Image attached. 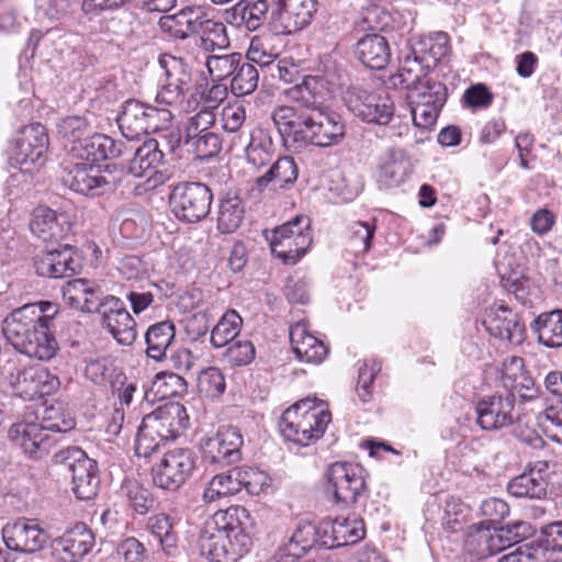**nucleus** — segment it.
<instances>
[{
    "mask_svg": "<svg viewBox=\"0 0 562 562\" xmlns=\"http://www.w3.org/2000/svg\"><path fill=\"white\" fill-rule=\"evenodd\" d=\"M58 313L49 301L25 304L3 322V335L19 352L40 360H49L58 349L52 331Z\"/></svg>",
    "mask_w": 562,
    "mask_h": 562,
    "instance_id": "obj_1",
    "label": "nucleus"
},
{
    "mask_svg": "<svg viewBox=\"0 0 562 562\" xmlns=\"http://www.w3.org/2000/svg\"><path fill=\"white\" fill-rule=\"evenodd\" d=\"M295 121L278 128L283 145L300 150L308 145L317 147L336 146L345 137L346 125L341 115L322 106L311 113L293 116Z\"/></svg>",
    "mask_w": 562,
    "mask_h": 562,
    "instance_id": "obj_2",
    "label": "nucleus"
},
{
    "mask_svg": "<svg viewBox=\"0 0 562 562\" xmlns=\"http://www.w3.org/2000/svg\"><path fill=\"white\" fill-rule=\"evenodd\" d=\"M330 420L331 414L322 401L306 397L282 413L279 429L286 440L305 447L323 437Z\"/></svg>",
    "mask_w": 562,
    "mask_h": 562,
    "instance_id": "obj_3",
    "label": "nucleus"
},
{
    "mask_svg": "<svg viewBox=\"0 0 562 562\" xmlns=\"http://www.w3.org/2000/svg\"><path fill=\"white\" fill-rule=\"evenodd\" d=\"M188 415L180 403H168L146 415L138 427L135 452L149 458L161 446L175 440L187 428Z\"/></svg>",
    "mask_w": 562,
    "mask_h": 562,
    "instance_id": "obj_4",
    "label": "nucleus"
},
{
    "mask_svg": "<svg viewBox=\"0 0 562 562\" xmlns=\"http://www.w3.org/2000/svg\"><path fill=\"white\" fill-rule=\"evenodd\" d=\"M326 80L321 76H304L302 81L285 90L289 99L296 105H277L271 112V119L280 128L292 121L297 114H308L323 105Z\"/></svg>",
    "mask_w": 562,
    "mask_h": 562,
    "instance_id": "obj_5",
    "label": "nucleus"
},
{
    "mask_svg": "<svg viewBox=\"0 0 562 562\" xmlns=\"http://www.w3.org/2000/svg\"><path fill=\"white\" fill-rule=\"evenodd\" d=\"M271 252L283 263H296L308 250L312 244L310 220L295 216L292 221L265 232Z\"/></svg>",
    "mask_w": 562,
    "mask_h": 562,
    "instance_id": "obj_6",
    "label": "nucleus"
},
{
    "mask_svg": "<svg viewBox=\"0 0 562 562\" xmlns=\"http://www.w3.org/2000/svg\"><path fill=\"white\" fill-rule=\"evenodd\" d=\"M61 180L72 191L92 198L116 190L123 181L109 170L102 173L99 166L88 161L65 165Z\"/></svg>",
    "mask_w": 562,
    "mask_h": 562,
    "instance_id": "obj_7",
    "label": "nucleus"
},
{
    "mask_svg": "<svg viewBox=\"0 0 562 562\" xmlns=\"http://www.w3.org/2000/svg\"><path fill=\"white\" fill-rule=\"evenodd\" d=\"M196 454L190 448H175L164 453L151 467L155 486L166 491H178L193 474Z\"/></svg>",
    "mask_w": 562,
    "mask_h": 562,
    "instance_id": "obj_8",
    "label": "nucleus"
},
{
    "mask_svg": "<svg viewBox=\"0 0 562 562\" xmlns=\"http://www.w3.org/2000/svg\"><path fill=\"white\" fill-rule=\"evenodd\" d=\"M213 201L211 189L202 182L178 183L170 194V205L176 217L187 223L205 218Z\"/></svg>",
    "mask_w": 562,
    "mask_h": 562,
    "instance_id": "obj_9",
    "label": "nucleus"
},
{
    "mask_svg": "<svg viewBox=\"0 0 562 562\" xmlns=\"http://www.w3.org/2000/svg\"><path fill=\"white\" fill-rule=\"evenodd\" d=\"M362 471L348 462H336L328 468L327 491L333 493L336 504L347 507L357 502L367 487Z\"/></svg>",
    "mask_w": 562,
    "mask_h": 562,
    "instance_id": "obj_10",
    "label": "nucleus"
},
{
    "mask_svg": "<svg viewBox=\"0 0 562 562\" xmlns=\"http://www.w3.org/2000/svg\"><path fill=\"white\" fill-rule=\"evenodd\" d=\"M316 11V0H272L273 29L278 34H292L301 31L311 24Z\"/></svg>",
    "mask_w": 562,
    "mask_h": 562,
    "instance_id": "obj_11",
    "label": "nucleus"
},
{
    "mask_svg": "<svg viewBox=\"0 0 562 562\" xmlns=\"http://www.w3.org/2000/svg\"><path fill=\"white\" fill-rule=\"evenodd\" d=\"M407 99L414 125L419 128H429L436 123L439 111L446 102L447 89L443 83L425 82L407 93Z\"/></svg>",
    "mask_w": 562,
    "mask_h": 562,
    "instance_id": "obj_12",
    "label": "nucleus"
},
{
    "mask_svg": "<svg viewBox=\"0 0 562 562\" xmlns=\"http://www.w3.org/2000/svg\"><path fill=\"white\" fill-rule=\"evenodd\" d=\"M243 436L235 427H221L212 437L201 440V453L207 464L226 467L241 459Z\"/></svg>",
    "mask_w": 562,
    "mask_h": 562,
    "instance_id": "obj_13",
    "label": "nucleus"
},
{
    "mask_svg": "<svg viewBox=\"0 0 562 562\" xmlns=\"http://www.w3.org/2000/svg\"><path fill=\"white\" fill-rule=\"evenodd\" d=\"M165 79L156 95V101L165 105H175L183 101L191 83V72L182 58L164 55L159 58Z\"/></svg>",
    "mask_w": 562,
    "mask_h": 562,
    "instance_id": "obj_14",
    "label": "nucleus"
},
{
    "mask_svg": "<svg viewBox=\"0 0 562 562\" xmlns=\"http://www.w3.org/2000/svg\"><path fill=\"white\" fill-rule=\"evenodd\" d=\"M475 411L476 423L484 430H496L520 422L519 415L515 413L513 392L484 396L476 403Z\"/></svg>",
    "mask_w": 562,
    "mask_h": 562,
    "instance_id": "obj_15",
    "label": "nucleus"
},
{
    "mask_svg": "<svg viewBox=\"0 0 562 562\" xmlns=\"http://www.w3.org/2000/svg\"><path fill=\"white\" fill-rule=\"evenodd\" d=\"M2 539L8 549L31 554L45 547L48 535L36 519L19 518L4 525Z\"/></svg>",
    "mask_w": 562,
    "mask_h": 562,
    "instance_id": "obj_16",
    "label": "nucleus"
},
{
    "mask_svg": "<svg viewBox=\"0 0 562 562\" xmlns=\"http://www.w3.org/2000/svg\"><path fill=\"white\" fill-rule=\"evenodd\" d=\"M93 546V532L86 524L78 522L52 541V557L56 562H79Z\"/></svg>",
    "mask_w": 562,
    "mask_h": 562,
    "instance_id": "obj_17",
    "label": "nucleus"
},
{
    "mask_svg": "<svg viewBox=\"0 0 562 562\" xmlns=\"http://www.w3.org/2000/svg\"><path fill=\"white\" fill-rule=\"evenodd\" d=\"M9 439L19 446L30 458L40 460L46 457L55 446V439L46 432L41 424L18 422L8 430Z\"/></svg>",
    "mask_w": 562,
    "mask_h": 562,
    "instance_id": "obj_18",
    "label": "nucleus"
},
{
    "mask_svg": "<svg viewBox=\"0 0 562 562\" xmlns=\"http://www.w3.org/2000/svg\"><path fill=\"white\" fill-rule=\"evenodd\" d=\"M47 147L48 136L42 124L23 126L15 139L11 160L21 168L34 165L43 158Z\"/></svg>",
    "mask_w": 562,
    "mask_h": 562,
    "instance_id": "obj_19",
    "label": "nucleus"
},
{
    "mask_svg": "<svg viewBox=\"0 0 562 562\" xmlns=\"http://www.w3.org/2000/svg\"><path fill=\"white\" fill-rule=\"evenodd\" d=\"M102 325L122 346H131L136 340L137 324L125 308L124 303L116 296H105Z\"/></svg>",
    "mask_w": 562,
    "mask_h": 562,
    "instance_id": "obj_20",
    "label": "nucleus"
},
{
    "mask_svg": "<svg viewBox=\"0 0 562 562\" xmlns=\"http://www.w3.org/2000/svg\"><path fill=\"white\" fill-rule=\"evenodd\" d=\"M72 222L66 212L38 206L34 210L30 222V229L38 239L45 243L64 239L70 232Z\"/></svg>",
    "mask_w": 562,
    "mask_h": 562,
    "instance_id": "obj_21",
    "label": "nucleus"
},
{
    "mask_svg": "<svg viewBox=\"0 0 562 562\" xmlns=\"http://www.w3.org/2000/svg\"><path fill=\"white\" fill-rule=\"evenodd\" d=\"M325 549L349 546L360 541L366 533L363 520L356 515L322 521Z\"/></svg>",
    "mask_w": 562,
    "mask_h": 562,
    "instance_id": "obj_22",
    "label": "nucleus"
},
{
    "mask_svg": "<svg viewBox=\"0 0 562 562\" xmlns=\"http://www.w3.org/2000/svg\"><path fill=\"white\" fill-rule=\"evenodd\" d=\"M483 325L492 336L510 344L520 345L525 339V325L517 314L503 305L491 308Z\"/></svg>",
    "mask_w": 562,
    "mask_h": 562,
    "instance_id": "obj_23",
    "label": "nucleus"
},
{
    "mask_svg": "<svg viewBox=\"0 0 562 562\" xmlns=\"http://www.w3.org/2000/svg\"><path fill=\"white\" fill-rule=\"evenodd\" d=\"M71 153L82 161L94 162L123 156L126 145L104 134H89L78 145H72Z\"/></svg>",
    "mask_w": 562,
    "mask_h": 562,
    "instance_id": "obj_24",
    "label": "nucleus"
},
{
    "mask_svg": "<svg viewBox=\"0 0 562 562\" xmlns=\"http://www.w3.org/2000/svg\"><path fill=\"white\" fill-rule=\"evenodd\" d=\"M245 514L246 509L241 507H229L226 510H218L215 513V525L224 528L228 536L227 542L231 561L236 562L238 559L249 552L252 540L240 527L238 513Z\"/></svg>",
    "mask_w": 562,
    "mask_h": 562,
    "instance_id": "obj_25",
    "label": "nucleus"
},
{
    "mask_svg": "<svg viewBox=\"0 0 562 562\" xmlns=\"http://www.w3.org/2000/svg\"><path fill=\"white\" fill-rule=\"evenodd\" d=\"M290 340L293 352L300 361L318 364L328 355L327 346L310 334L304 323H296L291 327Z\"/></svg>",
    "mask_w": 562,
    "mask_h": 562,
    "instance_id": "obj_26",
    "label": "nucleus"
},
{
    "mask_svg": "<svg viewBox=\"0 0 562 562\" xmlns=\"http://www.w3.org/2000/svg\"><path fill=\"white\" fill-rule=\"evenodd\" d=\"M228 536L231 533H226L224 528L215 525L214 514L199 537L198 546L201 555L210 562H232L227 546V542H229Z\"/></svg>",
    "mask_w": 562,
    "mask_h": 562,
    "instance_id": "obj_27",
    "label": "nucleus"
},
{
    "mask_svg": "<svg viewBox=\"0 0 562 562\" xmlns=\"http://www.w3.org/2000/svg\"><path fill=\"white\" fill-rule=\"evenodd\" d=\"M126 151H133L128 162V173L136 178L156 173L164 162V153L155 138L145 140L136 148L126 146Z\"/></svg>",
    "mask_w": 562,
    "mask_h": 562,
    "instance_id": "obj_28",
    "label": "nucleus"
},
{
    "mask_svg": "<svg viewBox=\"0 0 562 562\" xmlns=\"http://www.w3.org/2000/svg\"><path fill=\"white\" fill-rule=\"evenodd\" d=\"M322 522L317 526L311 521H300L290 538L283 547V555L299 559L307 552L324 548Z\"/></svg>",
    "mask_w": 562,
    "mask_h": 562,
    "instance_id": "obj_29",
    "label": "nucleus"
},
{
    "mask_svg": "<svg viewBox=\"0 0 562 562\" xmlns=\"http://www.w3.org/2000/svg\"><path fill=\"white\" fill-rule=\"evenodd\" d=\"M358 59L368 68L384 69L391 60V49L385 37L379 34H367L356 45Z\"/></svg>",
    "mask_w": 562,
    "mask_h": 562,
    "instance_id": "obj_30",
    "label": "nucleus"
},
{
    "mask_svg": "<svg viewBox=\"0 0 562 562\" xmlns=\"http://www.w3.org/2000/svg\"><path fill=\"white\" fill-rule=\"evenodd\" d=\"M201 8L187 7L176 14L164 15L158 25L161 31L176 40H186L196 34V27L201 25Z\"/></svg>",
    "mask_w": 562,
    "mask_h": 562,
    "instance_id": "obj_31",
    "label": "nucleus"
},
{
    "mask_svg": "<svg viewBox=\"0 0 562 562\" xmlns=\"http://www.w3.org/2000/svg\"><path fill=\"white\" fill-rule=\"evenodd\" d=\"M407 175L408 166L402 149L391 148L381 156L376 176L380 187H397L404 182Z\"/></svg>",
    "mask_w": 562,
    "mask_h": 562,
    "instance_id": "obj_32",
    "label": "nucleus"
},
{
    "mask_svg": "<svg viewBox=\"0 0 562 562\" xmlns=\"http://www.w3.org/2000/svg\"><path fill=\"white\" fill-rule=\"evenodd\" d=\"M269 8L267 0L251 3L240 1L225 12V21L234 25L244 24L248 31H256L266 21Z\"/></svg>",
    "mask_w": 562,
    "mask_h": 562,
    "instance_id": "obj_33",
    "label": "nucleus"
},
{
    "mask_svg": "<svg viewBox=\"0 0 562 562\" xmlns=\"http://www.w3.org/2000/svg\"><path fill=\"white\" fill-rule=\"evenodd\" d=\"M116 121L122 135L127 140L146 135V103L135 99L126 100Z\"/></svg>",
    "mask_w": 562,
    "mask_h": 562,
    "instance_id": "obj_34",
    "label": "nucleus"
},
{
    "mask_svg": "<svg viewBox=\"0 0 562 562\" xmlns=\"http://www.w3.org/2000/svg\"><path fill=\"white\" fill-rule=\"evenodd\" d=\"M78 268V262L72 257L70 248L50 250L36 263L40 276L48 278H66L72 276Z\"/></svg>",
    "mask_w": 562,
    "mask_h": 562,
    "instance_id": "obj_35",
    "label": "nucleus"
},
{
    "mask_svg": "<svg viewBox=\"0 0 562 562\" xmlns=\"http://www.w3.org/2000/svg\"><path fill=\"white\" fill-rule=\"evenodd\" d=\"M538 342L547 348H562V310L541 313L531 324Z\"/></svg>",
    "mask_w": 562,
    "mask_h": 562,
    "instance_id": "obj_36",
    "label": "nucleus"
},
{
    "mask_svg": "<svg viewBox=\"0 0 562 562\" xmlns=\"http://www.w3.org/2000/svg\"><path fill=\"white\" fill-rule=\"evenodd\" d=\"M439 83L428 77L426 69L417 56H407L398 68L397 72L390 76L389 83L393 88L407 89L408 93L423 83Z\"/></svg>",
    "mask_w": 562,
    "mask_h": 562,
    "instance_id": "obj_37",
    "label": "nucleus"
},
{
    "mask_svg": "<svg viewBox=\"0 0 562 562\" xmlns=\"http://www.w3.org/2000/svg\"><path fill=\"white\" fill-rule=\"evenodd\" d=\"M245 218V206L240 196L227 192L221 200L217 214V229L222 234L236 232Z\"/></svg>",
    "mask_w": 562,
    "mask_h": 562,
    "instance_id": "obj_38",
    "label": "nucleus"
},
{
    "mask_svg": "<svg viewBox=\"0 0 562 562\" xmlns=\"http://www.w3.org/2000/svg\"><path fill=\"white\" fill-rule=\"evenodd\" d=\"M176 335L173 323L164 321L156 323L145 334L146 355L150 359L161 361L171 346Z\"/></svg>",
    "mask_w": 562,
    "mask_h": 562,
    "instance_id": "obj_39",
    "label": "nucleus"
},
{
    "mask_svg": "<svg viewBox=\"0 0 562 562\" xmlns=\"http://www.w3.org/2000/svg\"><path fill=\"white\" fill-rule=\"evenodd\" d=\"M296 179L297 166L293 157L285 156L279 158L263 176L256 179V187L263 190L272 184L273 189H283L293 184Z\"/></svg>",
    "mask_w": 562,
    "mask_h": 562,
    "instance_id": "obj_40",
    "label": "nucleus"
},
{
    "mask_svg": "<svg viewBox=\"0 0 562 562\" xmlns=\"http://www.w3.org/2000/svg\"><path fill=\"white\" fill-rule=\"evenodd\" d=\"M72 492L79 501H91L95 498L100 490V475L98 464L94 460L90 464L79 468L71 475Z\"/></svg>",
    "mask_w": 562,
    "mask_h": 562,
    "instance_id": "obj_41",
    "label": "nucleus"
},
{
    "mask_svg": "<svg viewBox=\"0 0 562 562\" xmlns=\"http://www.w3.org/2000/svg\"><path fill=\"white\" fill-rule=\"evenodd\" d=\"M274 154V145L270 132L262 127H256L249 133V143L246 147L248 162L255 167L268 165Z\"/></svg>",
    "mask_w": 562,
    "mask_h": 562,
    "instance_id": "obj_42",
    "label": "nucleus"
},
{
    "mask_svg": "<svg viewBox=\"0 0 562 562\" xmlns=\"http://www.w3.org/2000/svg\"><path fill=\"white\" fill-rule=\"evenodd\" d=\"M548 485V477L538 479L528 470H525L524 473L509 481L507 491L517 498L527 497L541 499L547 495Z\"/></svg>",
    "mask_w": 562,
    "mask_h": 562,
    "instance_id": "obj_43",
    "label": "nucleus"
},
{
    "mask_svg": "<svg viewBox=\"0 0 562 562\" xmlns=\"http://www.w3.org/2000/svg\"><path fill=\"white\" fill-rule=\"evenodd\" d=\"M243 324L241 317L234 310L227 311L211 331V344L214 348L229 345L239 334Z\"/></svg>",
    "mask_w": 562,
    "mask_h": 562,
    "instance_id": "obj_44",
    "label": "nucleus"
},
{
    "mask_svg": "<svg viewBox=\"0 0 562 562\" xmlns=\"http://www.w3.org/2000/svg\"><path fill=\"white\" fill-rule=\"evenodd\" d=\"M234 468L227 472L213 476L203 492L204 503H213L223 496L234 495L240 492Z\"/></svg>",
    "mask_w": 562,
    "mask_h": 562,
    "instance_id": "obj_45",
    "label": "nucleus"
},
{
    "mask_svg": "<svg viewBox=\"0 0 562 562\" xmlns=\"http://www.w3.org/2000/svg\"><path fill=\"white\" fill-rule=\"evenodd\" d=\"M231 90L235 95L243 97L252 93L259 81L257 68L249 61L241 58L235 74L232 75Z\"/></svg>",
    "mask_w": 562,
    "mask_h": 562,
    "instance_id": "obj_46",
    "label": "nucleus"
},
{
    "mask_svg": "<svg viewBox=\"0 0 562 562\" xmlns=\"http://www.w3.org/2000/svg\"><path fill=\"white\" fill-rule=\"evenodd\" d=\"M200 21L201 25L196 27V34L201 35L204 49L214 50L216 47L223 48L228 45L226 27L223 23L205 19L202 10Z\"/></svg>",
    "mask_w": 562,
    "mask_h": 562,
    "instance_id": "obj_47",
    "label": "nucleus"
},
{
    "mask_svg": "<svg viewBox=\"0 0 562 562\" xmlns=\"http://www.w3.org/2000/svg\"><path fill=\"white\" fill-rule=\"evenodd\" d=\"M37 366L16 368L10 374V384L16 395L33 401L36 398Z\"/></svg>",
    "mask_w": 562,
    "mask_h": 562,
    "instance_id": "obj_48",
    "label": "nucleus"
},
{
    "mask_svg": "<svg viewBox=\"0 0 562 562\" xmlns=\"http://www.w3.org/2000/svg\"><path fill=\"white\" fill-rule=\"evenodd\" d=\"M75 419L63 404L56 403L44 409L41 426L46 432H67L75 428Z\"/></svg>",
    "mask_w": 562,
    "mask_h": 562,
    "instance_id": "obj_49",
    "label": "nucleus"
},
{
    "mask_svg": "<svg viewBox=\"0 0 562 562\" xmlns=\"http://www.w3.org/2000/svg\"><path fill=\"white\" fill-rule=\"evenodd\" d=\"M345 103L349 111L363 121L371 117V103L375 101V93L360 86L349 87L344 95Z\"/></svg>",
    "mask_w": 562,
    "mask_h": 562,
    "instance_id": "obj_50",
    "label": "nucleus"
},
{
    "mask_svg": "<svg viewBox=\"0 0 562 562\" xmlns=\"http://www.w3.org/2000/svg\"><path fill=\"white\" fill-rule=\"evenodd\" d=\"M148 528L167 554H171L172 549L177 546V537L170 516L161 513L150 517Z\"/></svg>",
    "mask_w": 562,
    "mask_h": 562,
    "instance_id": "obj_51",
    "label": "nucleus"
},
{
    "mask_svg": "<svg viewBox=\"0 0 562 562\" xmlns=\"http://www.w3.org/2000/svg\"><path fill=\"white\" fill-rule=\"evenodd\" d=\"M57 132L63 138L72 143V145H78L79 142H82L92 133V128L85 116L71 115L59 120Z\"/></svg>",
    "mask_w": 562,
    "mask_h": 562,
    "instance_id": "obj_52",
    "label": "nucleus"
},
{
    "mask_svg": "<svg viewBox=\"0 0 562 562\" xmlns=\"http://www.w3.org/2000/svg\"><path fill=\"white\" fill-rule=\"evenodd\" d=\"M241 54L210 55L206 59L207 70L214 81H222L235 74Z\"/></svg>",
    "mask_w": 562,
    "mask_h": 562,
    "instance_id": "obj_53",
    "label": "nucleus"
},
{
    "mask_svg": "<svg viewBox=\"0 0 562 562\" xmlns=\"http://www.w3.org/2000/svg\"><path fill=\"white\" fill-rule=\"evenodd\" d=\"M226 389L225 378L222 371L215 367L202 370L198 376V390L201 394L218 398Z\"/></svg>",
    "mask_w": 562,
    "mask_h": 562,
    "instance_id": "obj_54",
    "label": "nucleus"
},
{
    "mask_svg": "<svg viewBox=\"0 0 562 562\" xmlns=\"http://www.w3.org/2000/svg\"><path fill=\"white\" fill-rule=\"evenodd\" d=\"M468 514L469 507L461 499L451 497L446 501L441 525L446 530L457 532L465 524Z\"/></svg>",
    "mask_w": 562,
    "mask_h": 562,
    "instance_id": "obj_55",
    "label": "nucleus"
},
{
    "mask_svg": "<svg viewBox=\"0 0 562 562\" xmlns=\"http://www.w3.org/2000/svg\"><path fill=\"white\" fill-rule=\"evenodd\" d=\"M467 551L477 559L494 555L491 542V528L483 524L472 529L465 540Z\"/></svg>",
    "mask_w": 562,
    "mask_h": 562,
    "instance_id": "obj_56",
    "label": "nucleus"
},
{
    "mask_svg": "<svg viewBox=\"0 0 562 562\" xmlns=\"http://www.w3.org/2000/svg\"><path fill=\"white\" fill-rule=\"evenodd\" d=\"M153 389L160 398H170L182 395L187 391V382L177 373L162 372L156 375Z\"/></svg>",
    "mask_w": 562,
    "mask_h": 562,
    "instance_id": "obj_57",
    "label": "nucleus"
},
{
    "mask_svg": "<svg viewBox=\"0 0 562 562\" xmlns=\"http://www.w3.org/2000/svg\"><path fill=\"white\" fill-rule=\"evenodd\" d=\"M375 226L368 222H355L348 228L349 246L355 252H367L371 248V240Z\"/></svg>",
    "mask_w": 562,
    "mask_h": 562,
    "instance_id": "obj_58",
    "label": "nucleus"
},
{
    "mask_svg": "<svg viewBox=\"0 0 562 562\" xmlns=\"http://www.w3.org/2000/svg\"><path fill=\"white\" fill-rule=\"evenodd\" d=\"M190 144L198 159L205 160L216 156L221 148L222 142L220 136L214 132H205L196 137L186 139Z\"/></svg>",
    "mask_w": 562,
    "mask_h": 562,
    "instance_id": "obj_59",
    "label": "nucleus"
},
{
    "mask_svg": "<svg viewBox=\"0 0 562 562\" xmlns=\"http://www.w3.org/2000/svg\"><path fill=\"white\" fill-rule=\"evenodd\" d=\"M91 460L82 449L75 446L63 448L53 456V462L67 469L71 475L79 468L90 464Z\"/></svg>",
    "mask_w": 562,
    "mask_h": 562,
    "instance_id": "obj_60",
    "label": "nucleus"
},
{
    "mask_svg": "<svg viewBox=\"0 0 562 562\" xmlns=\"http://www.w3.org/2000/svg\"><path fill=\"white\" fill-rule=\"evenodd\" d=\"M255 346L249 340H238L231 342L223 357L226 362L233 367H243L249 364L255 359Z\"/></svg>",
    "mask_w": 562,
    "mask_h": 562,
    "instance_id": "obj_61",
    "label": "nucleus"
},
{
    "mask_svg": "<svg viewBox=\"0 0 562 562\" xmlns=\"http://www.w3.org/2000/svg\"><path fill=\"white\" fill-rule=\"evenodd\" d=\"M123 490L130 505L138 514L144 515L154 506V499L150 497V493L136 481H126Z\"/></svg>",
    "mask_w": 562,
    "mask_h": 562,
    "instance_id": "obj_62",
    "label": "nucleus"
},
{
    "mask_svg": "<svg viewBox=\"0 0 562 562\" xmlns=\"http://www.w3.org/2000/svg\"><path fill=\"white\" fill-rule=\"evenodd\" d=\"M371 117H364L363 122L385 125L391 122L394 116V102L389 95L375 93V101L371 104Z\"/></svg>",
    "mask_w": 562,
    "mask_h": 562,
    "instance_id": "obj_63",
    "label": "nucleus"
},
{
    "mask_svg": "<svg viewBox=\"0 0 562 562\" xmlns=\"http://www.w3.org/2000/svg\"><path fill=\"white\" fill-rule=\"evenodd\" d=\"M539 540L544 547L542 550L562 552V520L540 527Z\"/></svg>",
    "mask_w": 562,
    "mask_h": 562,
    "instance_id": "obj_64",
    "label": "nucleus"
}]
</instances>
